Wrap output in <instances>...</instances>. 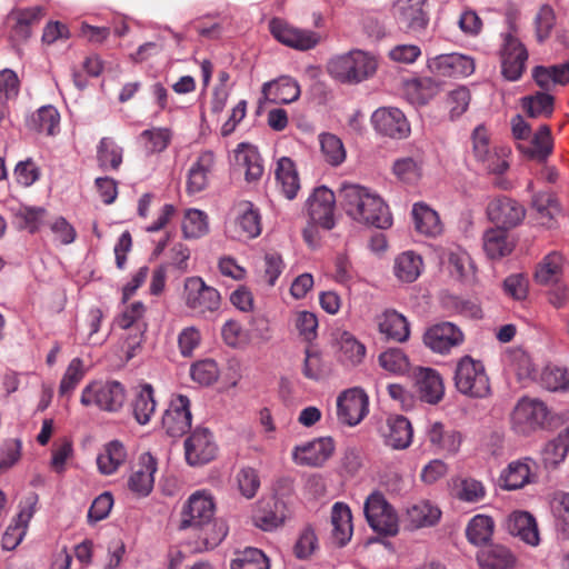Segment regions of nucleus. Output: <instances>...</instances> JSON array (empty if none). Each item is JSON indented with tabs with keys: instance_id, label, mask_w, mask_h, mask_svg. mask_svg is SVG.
Here are the masks:
<instances>
[{
	"instance_id": "f257e3e1",
	"label": "nucleus",
	"mask_w": 569,
	"mask_h": 569,
	"mask_svg": "<svg viewBox=\"0 0 569 569\" xmlns=\"http://www.w3.org/2000/svg\"><path fill=\"white\" fill-rule=\"evenodd\" d=\"M339 199L346 213L355 221L387 229L392 224L389 207L368 188L353 183H343L339 190Z\"/></svg>"
},
{
	"instance_id": "f03ea898",
	"label": "nucleus",
	"mask_w": 569,
	"mask_h": 569,
	"mask_svg": "<svg viewBox=\"0 0 569 569\" xmlns=\"http://www.w3.org/2000/svg\"><path fill=\"white\" fill-rule=\"evenodd\" d=\"M327 70L342 83H359L376 72L377 61L362 50H351L330 59Z\"/></svg>"
},
{
	"instance_id": "7ed1b4c3",
	"label": "nucleus",
	"mask_w": 569,
	"mask_h": 569,
	"mask_svg": "<svg viewBox=\"0 0 569 569\" xmlns=\"http://www.w3.org/2000/svg\"><path fill=\"white\" fill-rule=\"evenodd\" d=\"M453 381L457 390L470 398H485L490 393L483 363L470 356H463L457 361Z\"/></svg>"
},
{
	"instance_id": "20e7f679",
	"label": "nucleus",
	"mask_w": 569,
	"mask_h": 569,
	"mask_svg": "<svg viewBox=\"0 0 569 569\" xmlns=\"http://www.w3.org/2000/svg\"><path fill=\"white\" fill-rule=\"evenodd\" d=\"M183 300L192 316L198 318H209L221 306L219 291L208 286L201 277L184 280Z\"/></svg>"
},
{
	"instance_id": "39448f33",
	"label": "nucleus",
	"mask_w": 569,
	"mask_h": 569,
	"mask_svg": "<svg viewBox=\"0 0 569 569\" xmlns=\"http://www.w3.org/2000/svg\"><path fill=\"white\" fill-rule=\"evenodd\" d=\"M363 512L368 525L375 532L386 537L398 533V515L381 492L375 491L367 497Z\"/></svg>"
},
{
	"instance_id": "423d86ee",
	"label": "nucleus",
	"mask_w": 569,
	"mask_h": 569,
	"mask_svg": "<svg viewBox=\"0 0 569 569\" xmlns=\"http://www.w3.org/2000/svg\"><path fill=\"white\" fill-rule=\"evenodd\" d=\"M126 393L118 381H92L87 385L80 397L84 407L97 406L99 409L116 412L124 402Z\"/></svg>"
},
{
	"instance_id": "0eeeda50",
	"label": "nucleus",
	"mask_w": 569,
	"mask_h": 569,
	"mask_svg": "<svg viewBox=\"0 0 569 569\" xmlns=\"http://www.w3.org/2000/svg\"><path fill=\"white\" fill-rule=\"evenodd\" d=\"M547 416L548 409L542 401L522 398L511 413V426L517 433L528 435L542 426Z\"/></svg>"
},
{
	"instance_id": "6e6552de",
	"label": "nucleus",
	"mask_w": 569,
	"mask_h": 569,
	"mask_svg": "<svg viewBox=\"0 0 569 569\" xmlns=\"http://www.w3.org/2000/svg\"><path fill=\"white\" fill-rule=\"evenodd\" d=\"M269 29L279 42L300 51L313 49L321 40L318 32L296 28L280 18L271 19Z\"/></svg>"
},
{
	"instance_id": "1a4fd4ad",
	"label": "nucleus",
	"mask_w": 569,
	"mask_h": 569,
	"mask_svg": "<svg viewBox=\"0 0 569 569\" xmlns=\"http://www.w3.org/2000/svg\"><path fill=\"white\" fill-rule=\"evenodd\" d=\"M214 515V502L206 491L192 493L181 511L179 529L202 528Z\"/></svg>"
},
{
	"instance_id": "9d476101",
	"label": "nucleus",
	"mask_w": 569,
	"mask_h": 569,
	"mask_svg": "<svg viewBox=\"0 0 569 569\" xmlns=\"http://www.w3.org/2000/svg\"><path fill=\"white\" fill-rule=\"evenodd\" d=\"M500 59L502 76L509 81H517L525 71L528 51L519 39L507 33L503 36Z\"/></svg>"
},
{
	"instance_id": "9b49d317",
	"label": "nucleus",
	"mask_w": 569,
	"mask_h": 569,
	"mask_svg": "<svg viewBox=\"0 0 569 569\" xmlns=\"http://www.w3.org/2000/svg\"><path fill=\"white\" fill-rule=\"evenodd\" d=\"M427 0H395L393 14L398 23L408 32L421 34L429 24V16L425 9Z\"/></svg>"
},
{
	"instance_id": "f8f14e48",
	"label": "nucleus",
	"mask_w": 569,
	"mask_h": 569,
	"mask_svg": "<svg viewBox=\"0 0 569 569\" xmlns=\"http://www.w3.org/2000/svg\"><path fill=\"white\" fill-rule=\"evenodd\" d=\"M487 217L499 228L510 229L518 226L526 216V210L517 200L500 196L490 200Z\"/></svg>"
},
{
	"instance_id": "ddd939ff",
	"label": "nucleus",
	"mask_w": 569,
	"mask_h": 569,
	"mask_svg": "<svg viewBox=\"0 0 569 569\" xmlns=\"http://www.w3.org/2000/svg\"><path fill=\"white\" fill-rule=\"evenodd\" d=\"M368 413V397L360 388L343 391L337 399V416L341 423L358 425Z\"/></svg>"
},
{
	"instance_id": "4468645a",
	"label": "nucleus",
	"mask_w": 569,
	"mask_h": 569,
	"mask_svg": "<svg viewBox=\"0 0 569 569\" xmlns=\"http://www.w3.org/2000/svg\"><path fill=\"white\" fill-rule=\"evenodd\" d=\"M427 68L435 76L463 78L473 73L475 61L469 56L452 52L428 59Z\"/></svg>"
},
{
	"instance_id": "2eb2a0df",
	"label": "nucleus",
	"mask_w": 569,
	"mask_h": 569,
	"mask_svg": "<svg viewBox=\"0 0 569 569\" xmlns=\"http://www.w3.org/2000/svg\"><path fill=\"white\" fill-rule=\"evenodd\" d=\"M217 449L212 435L207 428H197L184 441L186 460L193 467L214 459Z\"/></svg>"
},
{
	"instance_id": "dca6fc26",
	"label": "nucleus",
	"mask_w": 569,
	"mask_h": 569,
	"mask_svg": "<svg viewBox=\"0 0 569 569\" xmlns=\"http://www.w3.org/2000/svg\"><path fill=\"white\" fill-rule=\"evenodd\" d=\"M335 193L325 186L318 187L307 200V209L311 222L323 229L335 227Z\"/></svg>"
},
{
	"instance_id": "f3484780",
	"label": "nucleus",
	"mask_w": 569,
	"mask_h": 569,
	"mask_svg": "<svg viewBox=\"0 0 569 569\" xmlns=\"http://www.w3.org/2000/svg\"><path fill=\"white\" fill-rule=\"evenodd\" d=\"M371 122L376 131L393 139H403L410 132L407 118L398 108L377 109L371 116Z\"/></svg>"
},
{
	"instance_id": "a211bd4d",
	"label": "nucleus",
	"mask_w": 569,
	"mask_h": 569,
	"mask_svg": "<svg viewBox=\"0 0 569 569\" xmlns=\"http://www.w3.org/2000/svg\"><path fill=\"white\" fill-rule=\"evenodd\" d=\"M191 419L190 400L179 395L170 401L162 417V427L170 437H181L191 428Z\"/></svg>"
},
{
	"instance_id": "6ab92c4d",
	"label": "nucleus",
	"mask_w": 569,
	"mask_h": 569,
	"mask_svg": "<svg viewBox=\"0 0 569 569\" xmlns=\"http://www.w3.org/2000/svg\"><path fill=\"white\" fill-rule=\"evenodd\" d=\"M462 331L452 322H441L430 327L423 335V343L437 353H448L463 342Z\"/></svg>"
},
{
	"instance_id": "aec40b11",
	"label": "nucleus",
	"mask_w": 569,
	"mask_h": 569,
	"mask_svg": "<svg viewBox=\"0 0 569 569\" xmlns=\"http://www.w3.org/2000/svg\"><path fill=\"white\" fill-rule=\"evenodd\" d=\"M333 451L335 445L331 438H318L295 447L292 459L299 466L321 467Z\"/></svg>"
},
{
	"instance_id": "412c9836",
	"label": "nucleus",
	"mask_w": 569,
	"mask_h": 569,
	"mask_svg": "<svg viewBox=\"0 0 569 569\" xmlns=\"http://www.w3.org/2000/svg\"><path fill=\"white\" fill-rule=\"evenodd\" d=\"M157 459L143 452L128 479V488L138 497H147L153 488Z\"/></svg>"
},
{
	"instance_id": "4be33fe9",
	"label": "nucleus",
	"mask_w": 569,
	"mask_h": 569,
	"mask_svg": "<svg viewBox=\"0 0 569 569\" xmlns=\"http://www.w3.org/2000/svg\"><path fill=\"white\" fill-rule=\"evenodd\" d=\"M378 330L386 340L405 342L410 336L407 318L395 309H387L375 319Z\"/></svg>"
},
{
	"instance_id": "5701e85b",
	"label": "nucleus",
	"mask_w": 569,
	"mask_h": 569,
	"mask_svg": "<svg viewBox=\"0 0 569 569\" xmlns=\"http://www.w3.org/2000/svg\"><path fill=\"white\" fill-rule=\"evenodd\" d=\"M237 216L232 237L239 240L253 239L261 232L260 214L249 201H241L234 208Z\"/></svg>"
},
{
	"instance_id": "b1692460",
	"label": "nucleus",
	"mask_w": 569,
	"mask_h": 569,
	"mask_svg": "<svg viewBox=\"0 0 569 569\" xmlns=\"http://www.w3.org/2000/svg\"><path fill=\"white\" fill-rule=\"evenodd\" d=\"M261 93L266 101L291 103L300 97V86L296 79L281 76L276 80L263 83Z\"/></svg>"
},
{
	"instance_id": "393cba45",
	"label": "nucleus",
	"mask_w": 569,
	"mask_h": 569,
	"mask_svg": "<svg viewBox=\"0 0 569 569\" xmlns=\"http://www.w3.org/2000/svg\"><path fill=\"white\" fill-rule=\"evenodd\" d=\"M507 531L520 538L530 546H538L540 542L539 530L536 519L527 511H513L506 520Z\"/></svg>"
},
{
	"instance_id": "a878e982",
	"label": "nucleus",
	"mask_w": 569,
	"mask_h": 569,
	"mask_svg": "<svg viewBox=\"0 0 569 569\" xmlns=\"http://www.w3.org/2000/svg\"><path fill=\"white\" fill-rule=\"evenodd\" d=\"M419 398L430 405L438 403L445 396V386L440 373L431 368H419L416 373Z\"/></svg>"
},
{
	"instance_id": "bb28decb",
	"label": "nucleus",
	"mask_w": 569,
	"mask_h": 569,
	"mask_svg": "<svg viewBox=\"0 0 569 569\" xmlns=\"http://www.w3.org/2000/svg\"><path fill=\"white\" fill-rule=\"evenodd\" d=\"M476 558L482 569H513L517 562L511 550L499 543L482 547Z\"/></svg>"
},
{
	"instance_id": "cd10ccee",
	"label": "nucleus",
	"mask_w": 569,
	"mask_h": 569,
	"mask_svg": "<svg viewBox=\"0 0 569 569\" xmlns=\"http://www.w3.org/2000/svg\"><path fill=\"white\" fill-rule=\"evenodd\" d=\"M536 462L531 458L512 461L502 471L500 480L507 490H517L532 481Z\"/></svg>"
},
{
	"instance_id": "c85d7f7f",
	"label": "nucleus",
	"mask_w": 569,
	"mask_h": 569,
	"mask_svg": "<svg viewBox=\"0 0 569 569\" xmlns=\"http://www.w3.org/2000/svg\"><path fill=\"white\" fill-rule=\"evenodd\" d=\"M472 146L476 158L479 161L487 162V169L490 172L501 174L508 169L509 164L506 160L491 153L488 132L483 126H478L473 130Z\"/></svg>"
},
{
	"instance_id": "c756f323",
	"label": "nucleus",
	"mask_w": 569,
	"mask_h": 569,
	"mask_svg": "<svg viewBox=\"0 0 569 569\" xmlns=\"http://www.w3.org/2000/svg\"><path fill=\"white\" fill-rule=\"evenodd\" d=\"M43 16L44 10L42 7L12 10L9 14V20L13 21V37L20 41H27L32 34V28L40 23Z\"/></svg>"
},
{
	"instance_id": "7c9ffc66",
	"label": "nucleus",
	"mask_w": 569,
	"mask_h": 569,
	"mask_svg": "<svg viewBox=\"0 0 569 569\" xmlns=\"http://www.w3.org/2000/svg\"><path fill=\"white\" fill-rule=\"evenodd\" d=\"M214 166V153L210 150L201 152L188 171L187 191L198 193L206 189L209 173Z\"/></svg>"
},
{
	"instance_id": "2f4dec72",
	"label": "nucleus",
	"mask_w": 569,
	"mask_h": 569,
	"mask_svg": "<svg viewBox=\"0 0 569 569\" xmlns=\"http://www.w3.org/2000/svg\"><path fill=\"white\" fill-rule=\"evenodd\" d=\"M413 430L410 421L403 416H391L387 420L383 432L385 442L393 449H406L411 445Z\"/></svg>"
},
{
	"instance_id": "473e14b6",
	"label": "nucleus",
	"mask_w": 569,
	"mask_h": 569,
	"mask_svg": "<svg viewBox=\"0 0 569 569\" xmlns=\"http://www.w3.org/2000/svg\"><path fill=\"white\" fill-rule=\"evenodd\" d=\"M532 79L541 88L540 92L549 93L555 86L569 83V61L549 67L537 66L532 69Z\"/></svg>"
},
{
	"instance_id": "72a5a7b5",
	"label": "nucleus",
	"mask_w": 569,
	"mask_h": 569,
	"mask_svg": "<svg viewBox=\"0 0 569 569\" xmlns=\"http://www.w3.org/2000/svg\"><path fill=\"white\" fill-rule=\"evenodd\" d=\"M284 503L279 500H268L260 505L253 515L254 525L263 531H271L284 521Z\"/></svg>"
},
{
	"instance_id": "f704fd0d",
	"label": "nucleus",
	"mask_w": 569,
	"mask_h": 569,
	"mask_svg": "<svg viewBox=\"0 0 569 569\" xmlns=\"http://www.w3.org/2000/svg\"><path fill=\"white\" fill-rule=\"evenodd\" d=\"M412 219L418 232L437 237L442 232V224L437 211L423 202H417L412 207Z\"/></svg>"
},
{
	"instance_id": "c9c22d12",
	"label": "nucleus",
	"mask_w": 569,
	"mask_h": 569,
	"mask_svg": "<svg viewBox=\"0 0 569 569\" xmlns=\"http://www.w3.org/2000/svg\"><path fill=\"white\" fill-rule=\"evenodd\" d=\"M332 536L335 540L345 546L352 537V515L348 505L336 502L331 509Z\"/></svg>"
},
{
	"instance_id": "e433bc0d",
	"label": "nucleus",
	"mask_w": 569,
	"mask_h": 569,
	"mask_svg": "<svg viewBox=\"0 0 569 569\" xmlns=\"http://www.w3.org/2000/svg\"><path fill=\"white\" fill-rule=\"evenodd\" d=\"M236 162L246 169V180L257 181L263 173L260 154L256 147L241 142L234 150Z\"/></svg>"
},
{
	"instance_id": "4c0bfd02",
	"label": "nucleus",
	"mask_w": 569,
	"mask_h": 569,
	"mask_svg": "<svg viewBox=\"0 0 569 569\" xmlns=\"http://www.w3.org/2000/svg\"><path fill=\"white\" fill-rule=\"evenodd\" d=\"M562 256L550 252L538 264L535 271V281L540 286L558 284L562 276Z\"/></svg>"
},
{
	"instance_id": "58836bf2",
	"label": "nucleus",
	"mask_w": 569,
	"mask_h": 569,
	"mask_svg": "<svg viewBox=\"0 0 569 569\" xmlns=\"http://www.w3.org/2000/svg\"><path fill=\"white\" fill-rule=\"evenodd\" d=\"M495 531V521L490 516H473L466 528L467 540L476 547L487 546L492 538Z\"/></svg>"
},
{
	"instance_id": "ea45409f",
	"label": "nucleus",
	"mask_w": 569,
	"mask_h": 569,
	"mask_svg": "<svg viewBox=\"0 0 569 569\" xmlns=\"http://www.w3.org/2000/svg\"><path fill=\"white\" fill-rule=\"evenodd\" d=\"M427 438L437 450L455 453L461 445V436L456 430H446L440 422H433L427 430Z\"/></svg>"
},
{
	"instance_id": "a19ab883",
	"label": "nucleus",
	"mask_w": 569,
	"mask_h": 569,
	"mask_svg": "<svg viewBox=\"0 0 569 569\" xmlns=\"http://www.w3.org/2000/svg\"><path fill=\"white\" fill-rule=\"evenodd\" d=\"M441 89L439 81L430 77L415 78L406 83V92L417 104H426L436 97Z\"/></svg>"
},
{
	"instance_id": "79ce46f5",
	"label": "nucleus",
	"mask_w": 569,
	"mask_h": 569,
	"mask_svg": "<svg viewBox=\"0 0 569 569\" xmlns=\"http://www.w3.org/2000/svg\"><path fill=\"white\" fill-rule=\"evenodd\" d=\"M276 179L287 199L292 200L296 198L300 189V182L295 163L291 159L283 157L278 161Z\"/></svg>"
},
{
	"instance_id": "37998d69",
	"label": "nucleus",
	"mask_w": 569,
	"mask_h": 569,
	"mask_svg": "<svg viewBox=\"0 0 569 569\" xmlns=\"http://www.w3.org/2000/svg\"><path fill=\"white\" fill-rule=\"evenodd\" d=\"M521 107L530 118H550L555 110V97L537 91L521 98Z\"/></svg>"
},
{
	"instance_id": "c03bdc74",
	"label": "nucleus",
	"mask_w": 569,
	"mask_h": 569,
	"mask_svg": "<svg viewBox=\"0 0 569 569\" xmlns=\"http://www.w3.org/2000/svg\"><path fill=\"white\" fill-rule=\"evenodd\" d=\"M507 230L497 227L488 229L483 233V249L489 258L499 259L512 251V244L508 240Z\"/></svg>"
},
{
	"instance_id": "a18cd8bd",
	"label": "nucleus",
	"mask_w": 569,
	"mask_h": 569,
	"mask_svg": "<svg viewBox=\"0 0 569 569\" xmlns=\"http://www.w3.org/2000/svg\"><path fill=\"white\" fill-rule=\"evenodd\" d=\"M422 258L413 251H405L395 259V274L403 282H413L421 273Z\"/></svg>"
},
{
	"instance_id": "49530a36",
	"label": "nucleus",
	"mask_w": 569,
	"mask_h": 569,
	"mask_svg": "<svg viewBox=\"0 0 569 569\" xmlns=\"http://www.w3.org/2000/svg\"><path fill=\"white\" fill-rule=\"evenodd\" d=\"M126 459L124 446L120 441L113 440L104 446L103 451L97 458V465L101 473L112 475Z\"/></svg>"
},
{
	"instance_id": "de8ad7c7",
	"label": "nucleus",
	"mask_w": 569,
	"mask_h": 569,
	"mask_svg": "<svg viewBox=\"0 0 569 569\" xmlns=\"http://www.w3.org/2000/svg\"><path fill=\"white\" fill-rule=\"evenodd\" d=\"M441 516L438 507L429 501H419L407 509V518L412 528L435 525Z\"/></svg>"
},
{
	"instance_id": "09e8293b",
	"label": "nucleus",
	"mask_w": 569,
	"mask_h": 569,
	"mask_svg": "<svg viewBox=\"0 0 569 569\" xmlns=\"http://www.w3.org/2000/svg\"><path fill=\"white\" fill-rule=\"evenodd\" d=\"M59 121L58 110L53 106H43L31 114L27 124L31 130L52 136L59 127Z\"/></svg>"
},
{
	"instance_id": "8fccbe9b",
	"label": "nucleus",
	"mask_w": 569,
	"mask_h": 569,
	"mask_svg": "<svg viewBox=\"0 0 569 569\" xmlns=\"http://www.w3.org/2000/svg\"><path fill=\"white\" fill-rule=\"evenodd\" d=\"M123 150L111 138L104 137L97 147V161L103 170H118L122 163Z\"/></svg>"
},
{
	"instance_id": "3c124183",
	"label": "nucleus",
	"mask_w": 569,
	"mask_h": 569,
	"mask_svg": "<svg viewBox=\"0 0 569 569\" xmlns=\"http://www.w3.org/2000/svg\"><path fill=\"white\" fill-rule=\"evenodd\" d=\"M157 402L151 385H144L136 396L132 410L136 420L140 425H147L156 412Z\"/></svg>"
},
{
	"instance_id": "603ef678",
	"label": "nucleus",
	"mask_w": 569,
	"mask_h": 569,
	"mask_svg": "<svg viewBox=\"0 0 569 569\" xmlns=\"http://www.w3.org/2000/svg\"><path fill=\"white\" fill-rule=\"evenodd\" d=\"M523 153L537 161H545L552 152V138L549 126L542 124L535 133L530 147H520Z\"/></svg>"
},
{
	"instance_id": "864d4df0",
	"label": "nucleus",
	"mask_w": 569,
	"mask_h": 569,
	"mask_svg": "<svg viewBox=\"0 0 569 569\" xmlns=\"http://www.w3.org/2000/svg\"><path fill=\"white\" fill-rule=\"evenodd\" d=\"M366 346L350 332H342L340 337V358L347 366L356 367L366 357Z\"/></svg>"
},
{
	"instance_id": "5fc2aeb1",
	"label": "nucleus",
	"mask_w": 569,
	"mask_h": 569,
	"mask_svg": "<svg viewBox=\"0 0 569 569\" xmlns=\"http://www.w3.org/2000/svg\"><path fill=\"white\" fill-rule=\"evenodd\" d=\"M568 452L569 426L545 446L542 459L546 466H557L565 460Z\"/></svg>"
},
{
	"instance_id": "6e6d98bb",
	"label": "nucleus",
	"mask_w": 569,
	"mask_h": 569,
	"mask_svg": "<svg viewBox=\"0 0 569 569\" xmlns=\"http://www.w3.org/2000/svg\"><path fill=\"white\" fill-rule=\"evenodd\" d=\"M182 231L186 238H201L209 231L208 216L199 209H189L186 211L182 221Z\"/></svg>"
},
{
	"instance_id": "4d7b16f0",
	"label": "nucleus",
	"mask_w": 569,
	"mask_h": 569,
	"mask_svg": "<svg viewBox=\"0 0 569 569\" xmlns=\"http://www.w3.org/2000/svg\"><path fill=\"white\" fill-rule=\"evenodd\" d=\"M455 496L461 501L479 502L486 496L481 481L473 478H459L453 481Z\"/></svg>"
},
{
	"instance_id": "13d9d810",
	"label": "nucleus",
	"mask_w": 569,
	"mask_h": 569,
	"mask_svg": "<svg viewBox=\"0 0 569 569\" xmlns=\"http://www.w3.org/2000/svg\"><path fill=\"white\" fill-rule=\"evenodd\" d=\"M321 153L325 160L337 167L346 159V149L340 138L332 133H322L319 136Z\"/></svg>"
},
{
	"instance_id": "bf43d9fd",
	"label": "nucleus",
	"mask_w": 569,
	"mask_h": 569,
	"mask_svg": "<svg viewBox=\"0 0 569 569\" xmlns=\"http://www.w3.org/2000/svg\"><path fill=\"white\" fill-rule=\"evenodd\" d=\"M551 510L557 530L562 538L569 539V493L557 492L551 501Z\"/></svg>"
},
{
	"instance_id": "052dcab7",
	"label": "nucleus",
	"mask_w": 569,
	"mask_h": 569,
	"mask_svg": "<svg viewBox=\"0 0 569 569\" xmlns=\"http://www.w3.org/2000/svg\"><path fill=\"white\" fill-rule=\"evenodd\" d=\"M230 567L231 569H269V560L260 549L249 547L237 552Z\"/></svg>"
},
{
	"instance_id": "680f3d73",
	"label": "nucleus",
	"mask_w": 569,
	"mask_h": 569,
	"mask_svg": "<svg viewBox=\"0 0 569 569\" xmlns=\"http://www.w3.org/2000/svg\"><path fill=\"white\" fill-rule=\"evenodd\" d=\"M379 365L393 375H405L409 371L410 362L407 355L398 348H390L378 358Z\"/></svg>"
},
{
	"instance_id": "e2e57ef3",
	"label": "nucleus",
	"mask_w": 569,
	"mask_h": 569,
	"mask_svg": "<svg viewBox=\"0 0 569 569\" xmlns=\"http://www.w3.org/2000/svg\"><path fill=\"white\" fill-rule=\"evenodd\" d=\"M392 171L399 180L415 183L421 177V161L413 157L399 158L393 162Z\"/></svg>"
},
{
	"instance_id": "0e129e2a",
	"label": "nucleus",
	"mask_w": 569,
	"mask_h": 569,
	"mask_svg": "<svg viewBox=\"0 0 569 569\" xmlns=\"http://www.w3.org/2000/svg\"><path fill=\"white\" fill-rule=\"evenodd\" d=\"M84 365L80 358H73L68 365L60 381L59 393L67 396L71 393L84 377Z\"/></svg>"
},
{
	"instance_id": "69168bd1",
	"label": "nucleus",
	"mask_w": 569,
	"mask_h": 569,
	"mask_svg": "<svg viewBox=\"0 0 569 569\" xmlns=\"http://www.w3.org/2000/svg\"><path fill=\"white\" fill-rule=\"evenodd\" d=\"M140 139L150 153L163 151L171 141V131L168 128H152L141 132Z\"/></svg>"
},
{
	"instance_id": "338daca9",
	"label": "nucleus",
	"mask_w": 569,
	"mask_h": 569,
	"mask_svg": "<svg viewBox=\"0 0 569 569\" xmlns=\"http://www.w3.org/2000/svg\"><path fill=\"white\" fill-rule=\"evenodd\" d=\"M190 375L200 385L209 386L219 377L218 365L211 359L198 361L191 366Z\"/></svg>"
},
{
	"instance_id": "774afa93",
	"label": "nucleus",
	"mask_w": 569,
	"mask_h": 569,
	"mask_svg": "<svg viewBox=\"0 0 569 569\" xmlns=\"http://www.w3.org/2000/svg\"><path fill=\"white\" fill-rule=\"evenodd\" d=\"M541 380L543 386L550 391H569V369L561 367L547 368Z\"/></svg>"
}]
</instances>
